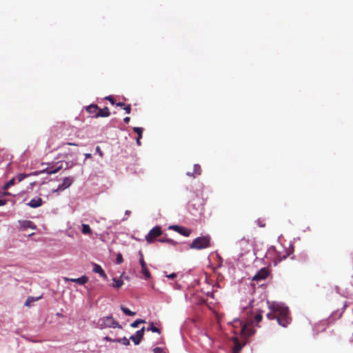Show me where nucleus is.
Listing matches in <instances>:
<instances>
[{
	"label": "nucleus",
	"mask_w": 353,
	"mask_h": 353,
	"mask_svg": "<svg viewBox=\"0 0 353 353\" xmlns=\"http://www.w3.org/2000/svg\"><path fill=\"white\" fill-rule=\"evenodd\" d=\"M96 151L99 153V154L101 156V157H103V152L101 151V148L99 146H97L96 148Z\"/></svg>",
	"instance_id": "e433bc0d"
},
{
	"label": "nucleus",
	"mask_w": 353,
	"mask_h": 353,
	"mask_svg": "<svg viewBox=\"0 0 353 353\" xmlns=\"http://www.w3.org/2000/svg\"><path fill=\"white\" fill-rule=\"evenodd\" d=\"M104 340H105V341H112V342H114V339H111L110 337H109V336H105V337H104Z\"/></svg>",
	"instance_id": "58836bf2"
},
{
	"label": "nucleus",
	"mask_w": 353,
	"mask_h": 353,
	"mask_svg": "<svg viewBox=\"0 0 353 353\" xmlns=\"http://www.w3.org/2000/svg\"><path fill=\"white\" fill-rule=\"evenodd\" d=\"M270 272L267 268H261L258 272L253 276L252 281H261L265 279L269 275Z\"/></svg>",
	"instance_id": "423d86ee"
},
{
	"label": "nucleus",
	"mask_w": 353,
	"mask_h": 353,
	"mask_svg": "<svg viewBox=\"0 0 353 353\" xmlns=\"http://www.w3.org/2000/svg\"><path fill=\"white\" fill-rule=\"evenodd\" d=\"M43 203L42 199L40 197L32 199L30 201V202L28 203V205L32 208H36L38 207H40Z\"/></svg>",
	"instance_id": "2eb2a0df"
},
{
	"label": "nucleus",
	"mask_w": 353,
	"mask_h": 353,
	"mask_svg": "<svg viewBox=\"0 0 353 353\" xmlns=\"http://www.w3.org/2000/svg\"><path fill=\"white\" fill-rule=\"evenodd\" d=\"M34 301V299L32 297L29 296V297L27 299V300H26V303H25V305H26V306H29V305H30V303H31L32 302H33Z\"/></svg>",
	"instance_id": "473e14b6"
},
{
	"label": "nucleus",
	"mask_w": 353,
	"mask_h": 353,
	"mask_svg": "<svg viewBox=\"0 0 353 353\" xmlns=\"http://www.w3.org/2000/svg\"><path fill=\"white\" fill-rule=\"evenodd\" d=\"M210 240L211 238L208 235L199 236L192 241L190 245V248L191 249L195 250H202L208 248L210 247Z\"/></svg>",
	"instance_id": "7ed1b4c3"
},
{
	"label": "nucleus",
	"mask_w": 353,
	"mask_h": 353,
	"mask_svg": "<svg viewBox=\"0 0 353 353\" xmlns=\"http://www.w3.org/2000/svg\"><path fill=\"white\" fill-rule=\"evenodd\" d=\"M194 173L197 174V175L201 174V166L199 165L195 164L194 165Z\"/></svg>",
	"instance_id": "c85d7f7f"
},
{
	"label": "nucleus",
	"mask_w": 353,
	"mask_h": 353,
	"mask_svg": "<svg viewBox=\"0 0 353 353\" xmlns=\"http://www.w3.org/2000/svg\"><path fill=\"white\" fill-rule=\"evenodd\" d=\"M124 110L127 114H130L131 112V105H128L124 107Z\"/></svg>",
	"instance_id": "72a5a7b5"
},
{
	"label": "nucleus",
	"mask_w": 353,
	"mask_h": 353,
	"mask_svg": "<svg viewBox=\"0 0 353 353\" xmlns=\"http://www.w3.org/2000/svg\"><path fill=\"white\" fill-rule=\"evenodd\" d=\"M81 232L83 234H90L92 232L91 228L89 225L88 224H83L82 225V230Z\"/></svg>",
	"instance_id": "6ab92c4d"
},
{
	"label": "nucleus",
	"mask_w": 353,
	"mask_h": 353,
	"mask_svg": "<svg viewBox=\"0 0 353 353\" xmlns=\"http://www.w3.org/2000/svg\"><path fill=\"white\" fill-rule=\"evenodd\" d=\"M15 178L11 179L7 183H6L3 186L4 190H8L10 187L14 184Z\"/></svg>",
	"instance_id": "393cba45"
},
{
	"label": "nucleus",
	"mask_w": 353,
	"mask_h": 353,
	"mask_svg": "<svg viewBox=\"0 0 353 353\" xmlns=\"http://www.w3.org/2000/svg\"><path fill=\"white\" fill-rule=\"evenodd\" d=\"M74 181V178L72 176L65 177L62 183L60 184L58 188L54 190V192L63 191L65 189L69 188Z\"/></svg>",
	"instance_id": "0eeeda50"
},
{
	"label": "nucleus",
	"mask_w": 353,
	"mask_h": 353,
	"mask_svg": "<svg viewBox=\"0 0 353 353\" xmlns=\"http://www.w3.org/2000/svg\"><path fill=\"white\" fill-rule=\"evenodd\" d=\"M65 144H66V145H77V144H76V143H69V142H68V143H66Z\"/></svg>",
	"instance_id": "49530a36"
},
{
	"label": "nucleus",
	"mask_w": 353,
	"mask_h": 353,
	"mask_svg": "<svg viewBox=\"0 0 353 353\" xmlns=\"http://www.w3.org/2000/svg\"><path fill=\"white\" fill-rule=\"evenodd\" d=\"M93 272L98 273L104 279L107 278V275L105 273L102 268L98 264H94Z\"/></svg>",
	"instance_id": "dca6fc26"
},
{
	"label": "nucleus",
	"mask_w": 353,
	"mask_h": 353,
	"mask_svg": "<svg viewBox=\"0 0 353 353\" xmlns=\"http://www.w3.org/2000/svg\"><path fill=\"white\" fill-rule=\"evenodd\" d=\"M120 308L122 310V312L127 316H132L136 314V312L131 311L130 310L123 306V305L120 306Z\"/></svg>",
	"instance_id": "a211bd4d"
},
{
	"label": "nucleus",
	"mask_w": 353,
	"mask_h": 353,
	"mask_svg": "<svg viewBox=\"0 0 353 353\" xmlns=\"http://www.w3.org/2000/svg\"><path fill=\"white\" fill-rule=\"evenodd\" d=\"M133 130L137 133V135L139 137V138H141L142 137V134H143V129L142 128H140V127H134L133 128Z\"/></svg>",
	"instance_id": "b1692460"
},
{
	"label": "nucleus",
	"mask_w": 353,
	"mask_h": 353,
	"mask_svg": "<svg viewBox=\"0 0 353 353\" xmlns=\"http://www.w3.org/2000/svg\"><path fill=\"white\" fill-rule=\"evenodd\" d=\"M147 330H148V331L150 330V331H152V332H157V333H159V334L160 333V330H159L158 327H155V326L154 325L153 323H152L150 324V327H148V328L147 329Z\"/></svg>",
	"instance_id": "cd10ccee"
},
{
	"label": "nucleus",
	"mask_w": 353,
	"mask_h": 353,
	"mask_svg": "<svg viewBox=\"0 0 353 353\" xmlns=\"http://www.w3.org/2000/svg\"><path fill=\"white\" fill-rule=\"evenodd\" d=\"M125 123H128L130 121V118L129 117H126L123 119Z\"/></svg>",
	"instance_id": "a19ab883"
},
{
	"label": "nucleus",
	"mask_w": 353,
	"mask_h": 353,
	"mask_svg": "<svg viewBox=\"0 0 353 353\" xmlns=\"http://www.w3.org/2000/svg\"><path fill=\"white\" fill-rule=\"evenodd\" d=\"M117 105L119 106V107H123V106H125V103L123 102H119V103H117Z\"/></svg>",
	"instance_id": "37998d69"
},
{
	"label": "nucleus",
	"mask_w": 353,
	"mask_h": 353,
	"mask_svg": "<svg viewBox=\"0 0 353 353\" xmlns=\"http://www.w3.org/2000/svg\"><path fill=\"white\" fill-rule=\"evenodd\" d=\"M154 352H156V353H160V352H161V348H160V347H156V348H154Z\"/></svg>",
	"instance_id": "79ce46f5"
},
{
	"label": "nucleus",
	"mask_w": 353,
	"mask_h": 353,
	"mask_svg": "<svg viewBox=\"0 0 353 353\" xmlns=\"http://www.w3.org/2000/svg\"><path fill=\"white\" fill-rule=\"evenodd\" d=\"M139 259H144L143 258V252L141 251L139 252Z\"/></svg>",
	"instance_id": "c03bdc74"
},
{
	"label": "nucleus",
	"mask_w": 353,
	"mask_h": 353,
	"mask_svg": "<svg viewBox=\"0 0 353 353\" xmlns=\"http://www.w3.org/2000/svg\"><path fill=\"white\" fill-rule=\"evenodd\" d=\"M162 230L160 226L154 227L149 233L146 235L145 239L148 243H152L154 241L157 237L161 235Z\"/></svg>",
	"instance_id": "39448f33"
},
{
	"label": "nucleus",
	"mask_w": 353,
	"mask_h": 353,
	"mask_svg": "<svg viewBox=\"0 0 353 353\" xmlns=\"http://www.w3.org/2000/svg\"><path fill=\"white\" fill-rule=\"evenodd\" d=\"M232 341L234 342V347L232 350L233 353H240L243 347L245 345V343H241L237 337H233Z\"/></svg>",
	"instance_id": "f8f14e48"
},
{
	"label": "nucleus",
	"mask_w": 353,
	"mask_h": 353,
	"mask_svg": "<svg viewBox=\"0 0 353 353\" xmlns=\"http://www.w3.org/2000/svg\"><path fill=\"white\" fill-rule=\"evenodd\" d=\"M110 115V112L109 109L107 107H105L103 109H100L99 108L98 112L96 113V114L94 116L95 118L98 117H107Z\"/></svg>",
	"instance_id": "4468645a"
},
{
	"label": "nucleus",
	"mask_w": 353,
	"mask_h": 353,
	"mask_svg": "<svg viewBox=\"0 0 353 353\" xmlns=\"http://www.w3.org/2000/svg\"><path fill=\"white\" fill-rule=\"evenodd\" d=\"M32 174H19L18 175H17L16 176V179L18 181V182H21L24 179H26V177L32 175ZM34 175L36 174V172H34L33 174Z\"/></svg>",
	"instance_id": "aec40b11"
},
{
	"label": "nucleus",
	"mask_w": 353,
	"mask_h": 353,
	"mask_svg": "<svg viewBox=\"0 0 353 353\" xmlns=\"http://www.w3.org/2000/svg\"><path fill=\"white\" fill-rule=\"evenodd\" d=\"M256 222L259 227L263 228L265 226V221L263 219H259L256 221Z\"/></svg>",
	"instance_id": "2f4dec72"
},
{
	"label": "nucleus",
	"mask_w": 353,
	"mask_h": 353,
	"mask_svg": "<svg viewBox=\"0 0 353 353\" xmlns=\"http://www.w3.org/2000/svg\"><path fill=\"white\" fill-rule=\"evenodd\" d=\"M21 228L23 230L27 229V228H31L32 230H35L37 228L36 225L31 221L29 220H24V221H19Z\"/></svg>",
	"instance_id": "9b49d317"
},
{
	"label": "nucleus",
	"mask_w": 353,
	"mask_h": 353,
	"mask_svg": "<svg viewBox=\"0 0 353 353\" xmlns=\"http://www.w3.org/2000/svg\"><path fill=\"white\" fill-rule=\"evenodd\" d=\"M166 276L169 279H174L176 276V274L175 273H172L170 274L166 275Z\"/></svg>",
	"instance_id": "4c0bfd02"
},
{
	"label": "nucleus",
	"mask_w": 353,
	"mask_h": 353,
	"mask_svg": "<svg viewBox=\"0 0 353 353\" xmlns=\"http://www.w3.org/2000/svg\"><path fill=\"white\" fill-rule=\"evenodd\" d=\"M159 241L160 242H166V243H170L173 245H175L176 244V241H174V240L170 239L162 238V239H160Z\"/></svg>",
	"instance_id": "bb28decb"
},
{
	"label": "nucleus",
	"mask_w": 353,
	"mask_h": 353,
	"mask_svg": "<svg viewBox=\"0 0 353 353\" xmlns=\"http://www.w3.org/2000/svg\"><path fill=\"white\" fill-rule=\"evenodd\" d=\"M262 318H263V316H262V312H259L258 313H256L254 316V321L256 322V323H259L262 320Z\"/></svg>",
	"instance_id": "c756f323"
},
{
	"label": "nucleus",
	"mask_w": 353,
	"mask_h": 353,
	"mask_svg": "<svg viewBox=\"0 0 353 353\" xmlns=\"http://www.w3.org/2000/svg\"><path fill=\"white\" fill-rule=\"evenodd\" d=\"M283 259H286V256L284 255L283 257Z\"/></svg>",
	"instance_id": "3c124183"
},
{
	"label": "nucleus",
	"mask_w": 353,
	"mask_h": 353,
	"mask_svg": "<svg viewBox=\"0 0 353 353\" xmlns=\"http://www.w3.org/2000/svg\"><path fill=\"white\" fill-rule=\"evenodd\" d=\"M105 99L108 100L112 104H114V100L111 96L105 97Z\"/></svg>",
	"instance_id": "c9c22d12"
},
{
	"label": "nucleus",
	"mask_w": 353,
	"mask_h": 353,
	"mask_svg": "<svg viewBox=\"0 0 353 353\" xmlns=\"http://www.w3.org/2000/svg\"><path fill=\"white\" fill-rule=\"evenodd\" d=\"M141 139V138H139V137L137 139V143L138 145H141V141H140Z\"/></svg>",
	"instance_id": "a18cd8bd"
},
{
	"label": "nucleus",
	"mask_w": 353,
	"mask_h": 353,
	"mask_svg": "<svg viewBox=\"0 0 353 353\" xmlns=\"http://www.w3.org/2000/svg\"><path fill=\"white\" fill-rule=\"evenodd\" d=\"M91 154H85V158H90Z\"/></svg>",
	"instance_id": "8fccbe9b"
},
{
	"label": "nucleus",
	"mask_w": 353,
	"mask_h": 353,
	"mask_svg": "<svg viewBox=\"0 0 353 353\" xmlns=\"http://www.w3.org/2000/svg\"><path fill=\"white\" fill-rule=\"evenodd\" d=\"M131 212L130 210H126L125 214H127V215H129L130 214Z\"/></svg>",
	"instance_id": "09e8293b"
},
{
	"label": "nucleus",
	"mask_w": 353,
	"mask_h": 353,
	"mask_svg": "<svg viewBox=\"0 0 353 353\" xmlns=\"http://www.w3.org/2000/svg\"><path fill=\"white\" fill-rule=\"evenodd\" d=\"M123 284V282L122 280L121 279H113V284H112V286L114 288H121Z\"/></svg>",
	"instance_id": "412c9836"
},
{
	"label": "nucleus",
	"mask_w": 353,
	"mask_h": 353,
	"mask_svg": "<svg viewBox=\"0 0 353 353\" xmlns=\"http://www.w3.org/2000/svg\"><path fill=\"white\" fill-rule=\"evenodd\" d=\"M187 175L190 176H194L193 173H190V172H187Z\"/></svg>",
	"instance_id": "de8ad7c7"
},
{
	"label": "nucleus",
	"mask_w": 353,
	"mask_h": 353,
	"mask_svg": "<svg viewBox=\"0 0 353 353\" xmlns=\"http://www.w3.org/2000/svg\"><path fill=\"white\" fill-rule=\"evenodd\" d=\"M123 262V256L121 253L117 254V258H116V263L117 264H121Z\"/></svg>",
	"instance_id": "7c9ffc66"
},
{
	"label": "nucleus",
	"mask_w": 353,
	"mask_h": 353,
	"mask_svg": "<svg viewBox=\"0 0 353 353\" xmlns=\"http://www.w3.org/2000/svg\"><path fill=\"white\" fill-rule=\"evenodd\" d=\"M145 323V320H143V319H137V320H136V321H134L133 323H132L130 324V326H131L132 327H137L139 326V324H141V323Z\"/></svg>",
	"instance_id": "5701e85b"
},
{
	"label": "nucleus",
	"mask_w": 353,
	"mask_h": 353,
	"mask_svg": "<svg viewBox=\"0 0 353 353\" xmlns=\"http://www.w3.org/2000/svg\"><path fill=\"white\" fill-rule=\"evenodd\" d=\"M139 263L141 266V272L145 276V279H148L151 277V274L148 268L147 263H145L144 259H140Z\"/></svg>",
	"instance_id": "9d476101"
},
{
	"label": "nucleus",
	"mask_w": 353,
	"mask_h": 353,
	"mask_svg": "<svg viewBox=\"0 0 353 353\" xmlns=\"http://www.w3.org/2000/svg\"><path fill=\"white\" fill-rule=\"evenodd\" d=\"M6 203V200L5 199H0V206L4 205Z\"/></svg>",
	"instance_id": "ea45409f"
},
{
	"label": "nucleus",
	"mask_w": 353,
	"mask_h": 353,
	"mask_svg": "<svg viewBox=\"0 0 353 353\" xmlns=\"http://www.w3.org/2000/svg\"><path fill=\"white\" fill-rule=\"evenodd\" d=\"M97 325L101 330L110 327H118L119 329H122V326L117 321L114 320L112 315L99 319L97 323Z\"/></svg>",
	"instance_id": "f03ea898"
},
{
	"label": "nucleus",
	"mask_w": 353,
	"mask_h": 353,
	"mask_svg": "<svg viewBox=\"0 0 353 353\" xmlns=\"http://www.w3.org/2000/svg\"><path fill=\"white\" fill-rule=\"evenodd\" d=\"M270 309H272V306L270 307ZM266 316L269 320L276 319V312H273L272 310H271V312L268 313Z\"/></svg>",
	"instance_id": "a878e982"
},
{
	"label": "nucleus",
	"mask_w": 353,
	"mask_h": 353,
	"mask_svg": "<svg viewBox=\"0 0 353 353\" xmlns=\"http://www.w3.org/2000/svg\"><path fill=\"white\" fill-rule=\"evenodd\" d=\"M98 110L99 107L96 104H91L86 107V111L90 114H94V115L98 112Z\"/></svg>",
	"instance_id": "f3484780"
},
{
	"label": "nucleus",
	"mask_w": 353,
	"mask_h": 353,
	"mask_svg": "<svg viewBox=\"0 0 353 353\" xmlns=\"http://www.w3.org/2000/svg\"><path fill=\"white\" fill-rule=\"evenodd\" d=\"M65 281H70L71 282L77 283L79 285H84L88 281V277L85 275H83L78 279H69L65 278Z\"/></svg>",
	"instance_id": "ddd939ff"
},
{
	"label": "nucleus",
	"mask_w": 353,
	"mask_h": 353,
	"mask_svg": "<svg viewBox=\"0 0 353 353\" xmlns=\"http://www.w3.org/2000/svg\"><path fill=\"white\" fill-rule=\"evenodd\" d=\"M170 229H172L180 234L184 236H189L192 232V230L190 229L179 226L177 225H171L170 226Z\"/></svg>",
	"instance_id": "6e6552de"
},
{
	"label": "nucleus",
	"mask_w": 353,
	"mask_h": 353,
	"mask_svg": "<svg viewBox=\"0 0 353 353\" xmlns=\"http://www.w3.org/2000/svg\"><path fill=\"white\" fill-rule=\"evenodd\" d=\"M114 342H117V343H123V345L128 346L130 345V341L128 339H127L126 337H123L122 339H114Z\"/></svg>",
	"instance_id": "4be33fe9"
},
{
	"label": "nucleus",
	"mask_w": 353,
	"mask_h": 353,
	"mask_svg": "<svg viewBox=\"0 0 353 353\" xmlns=\"http://www.w3.org/2000/svg\"><path fill=\"white\" fill-rule=\"evenodd\" d=\"M144 332L145 327H143L141 330L137 331L134 335H132L130 337V339H131L135 345H139L143 338Z\"/></svg>",
	"instance_id": "1a4fd4ad"
},
{
	"label": "nucleus",
	"mask_w": 353,
	"mask_h": 353,
	"mask_svg": "<svg viewBox=\"0 0 353 353\" xmlns=\"http://www.w3.org/2000/svg\"><path fill=\"white\" fill-rule=\"evenodd\" d=\"M237 325H240V332L245 337L252 336L254 332L246 323H243V321L239 320H234L233 326L235 327Z\"/></svg>",
	"instance_id": "20e7f679"
},
{
	"label": "nucleus",
	"mask_w": 353,
	"mask_h": 353,
	"mask_svg": "<svg viewBox=\"0 0 353 353\" xmlns=\"http://www.w3.org/2000/svg\"><path fill=\"white\" fill-rule=\"evenodd\" d=\"M272 310L276 314V320L279 325L286 327L291 322L290 311L288 307L281 304H274Z\"/></svg>",
	"instance_id": "f257e3e1"
},
{
	"label": "nucleus",
	"mask_w": 353,
	"mask_h": 353,
	"mask_svg": "<svg viewBox=\"0 0 353 353\" xmlns=\"http://www.w3.org/2000/svg\"><path fill=\"white\" fill-rule=\"evenodd\" d=\"M60 169H61V167H58L57 168H56L54 170L48 171V174H55V173L58 172Z\"/></svg>",
	"instance_id": "f704fd0d"
}]
</instances>
